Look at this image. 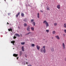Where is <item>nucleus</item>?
Returning a JSON list of instances; mask_svg holds the SVG:
<instances>
[{"mask_svg":"<svg viewBox=\"0 0 66 66\" xmlns=\"http://www.w3.org/2000/svg\"><path fill=\"white\" fill-rule=\"evenodd\" d=\"M40 51L41 52H43L44 53H46V49H44L43 50V48H42L40 50Z\"/></svg>","mask_w":66,"mask_h":66,"instance_id":"obj_2","label":"nucleus"},{"mask_svg":"<svg viewBox=\"0 0 66 66\" xmlns=\"http://www.w3.org/2000/svg\"><path fill=\"white\" fill-rule=\"evenodd\" d=\"M31 46L32 47H34L35 46V45L34 44H31Z\"/></svg>","mask_w":66,"mask_h":66,"instance_id":"obj_21","label":"nucleus"},{"mask_svg":"<svg viewBox=\"0 0 66 66\" xmlns=\"http://www.w3.org/2000/svg\"><path fill=\"white\" fill-rule=\"evenodd\" d=\"M25 57H27V55H26V56H25Z\"/></svg>","mask_w":66,"mask_h":66,"instance_id":"obj_39","label":"nucleus"},{"mask_svg":"<svg viewBox=\"0 0 66 66\" xmlns=\"http://www.w3.org/2000/svg\"><path fill=\"white\" fill-rule=\"evenodd\" d=\"M16 16H17V15H16Z\"/></svg>","mask_w":66,"mask_h":66,"instance_id":"obj_44","label":"nucleus"},{"mask_svg":"<svg viewBox=\"0 0 66 66\" xmlns=\"http://www.w3.org/2000/svg\"><path fill=\"white\" fill-rule=\"evenodd\" d=\"M40 12H41L42 13H43V11L42 10H40Z\"/></svg>","mask_w":66,"mask_h":66,"instance_id":"obj_33","label":"nucleus"},{"mask_svg":"<svg viewBox=\"0 0 66 66\" xmlns=\"http://www.w3.org/2000/svg\"><path fill=\"white\" fill-rule=\"evenodd\" d=\"M47 10H50V9H49V7H47Z\"/></svg>","mask_w":66,"mask_h":66,"instance_id":"obj_31","label":"nucleus"},{"mask_svg":"<svg viewBox=\"0 0 66 66\" xmlns=\"http://www.w3.org/2000/svg\"><path fill=\"white\" fill-rule=\"evenodd\" d=\"M11 35H12V34H11Z\"/></svg>","mask_w":66,"mask_h":66,"instance_id":"obj_43","label":"nucleus"},{"mask_svg":"<svg viewBox=\"0 0 66 66\" xmlns=\"http://www.w3.org/2000/svg\"><path fill=\"white\" fill-rule=\"evenodd\" d=\"M20 27H18V28H19H19H20Z\"/></svg>","mask_w":66,"mask_h":66,"instance_id":"obj_40","label":"nucleus"},{"mask_svg":"<svg viewBox=\"0 0 66 66\" xmlns=\"http://www.w3.org/2000/svg\"><path fill=\"white\" fill-rule=\"evenodd\" d=\"M30 26H28V27H27V31L29 32H30Z\"/></svg>","mask_w":66,"mask_h":66,"instance_id":"obj_3","label":"nucleus"},{"mask_svg":"<svg viewBox=\"0 0 66 66\" xmlns=\"http://www.w3.org/2000/svg\"><path fill=\"white\" fill-rule=\"evenodd\" d=\"M51 51H52V52H53V51H54V48L53 47H52L51 48Z\"/></svg>","mask_w":66,"mask_h":66,"instance_id":"obj_9","label":"nucleus"},{"mask_svg":"<svg viewBox=\"0 0 66 66\" xmlns=\"http://www.w3.org/2000/svg\"><path fill=\"white\" fill-rule=\"evenodd\" d=\"M17 36L18 37H20V35L18 34H17Z\"/></svg>","mask_w":66,"mask_h":66,"instance_id":"obj_28","label":"nucleus"},{"mask_svg":"<svg viewBox=\"0 0 66 66\" xmlns=\"http://www.w3.org/2000/svg\"><path fill=\"white\" fill-rule=\"evenodd\" d=\"M11 43H12V44H13V45H14V43H15V41H11Z\"/></svg>","mask_w":66,"mask_h":66,"instance_id":"obj_11","label":"nucleus"},{"mask_svg":"<svg viewBox=\"0 0 66 66\" xmlns=\"http://www.w3.org/2000/svg\"><path fill=\"white\" fill-rule=\"evenodd\" d=\"M42 48H44V49H45V46H44Z\"/></svg>","mask_w":66,"mask_h":66,"instance_id":"obj_30","label":"nucleus"},{"mask_svg":"<svg viewBox=\"0 0 66 66\" xmlns=\"http://www.w3.org/2000/svg\"><path fill=\"white\" fill-rule=\"evenodd\" d=\"M13 56L14 57H17V55L15 54H13Z\"/></svg>","mask_w":66,"mask_h":66,"instance_id":"obj_12","label":"nucleus"},{"mask_svg":"<svg viewBox=\"0 0 66 66\" xmlns=\"http://www.w3.org/2000/svg\"><path fill=\"white\" fill-rule=\"evenodd\" d=\"M64 32L65 33H66V29H65L64 30Z\"/></svg>","mask_w":66,"mask_h":66,"instance_id":"obj_32","label":"nucleus"},{"mask_svg":"<svg viewBox=\"0 0 66 66\" xmlns=\"http://www.w3.org/2000/svg\"><path fill=\"white\" fill-rule=\"evenodd\" d=\"M22 52L21 51L20 52V56H21V55H22Z\"/></svg>","mask_w":66,"mask_h":66,"instance_id":"obj_24","label":"nucleus"},{"mask_svg":"<svg viewBox=\"0 0 66 66\" xmlns=\"http://www.w3.org/2000/svg\"><path fill=\"white\" fill-rule=\"evenodd\" d=\"M36 47L38 50H39V49H40V47L38 45L36 46Z\"/></svg>","mask_w":66,"mask_h":66,"instance_id":"obj_4","label":"nucleus"},{"mask_svg":"<svg viewBox=\"0 0 66 66\" xmlns=\"http://www.w3.org/2000/svg\"><path fill=\"white\" fill-rule=\"evenodd\" d=\"M53 34H55V31H53Z\"/></svg>","mask_w":66,"mask_h":66,"instance_id":"obj_19","label":"nucleus"},{"mask_svg":"<svg viewBox=\"0 0 66 66\" xmlns=\"http://www.w3.org/2000/svg\"><path fill=\"white\" fill-rule=\"evenodd\" d=\"M62 47H63V48L64 49L65 48V44H64V43H63Z\"/></svg>","mask_w":66,"mask_h":66,"instance_id":"obj_5","label":"nucleus"},{"mask_svg":"<svg viewBox=\"0 0 66 66\" xmlns=\"http://www.w3.org/2000/svg\"><path fill=\"white\" fill-rule=\"evenodd\" d=\"M39 13H37V17H38V18H39Z\"/></svg>","mask_w":66,"mask_h":66,"instance_id":"obj_16","label":"nucleus"},{"mask_svg":"<svg viewBox=\"0 0 66 66\" xmlns=\"http://www.w3.org/2000/svg\"><path fill=\"white\" fill-rule=\"evenodd\" d=\"M32 24L35 26V23L34 22H33L32 23Z\"/></svg>","mask_w":66,"mask_h":66,"instance_id":"obj_15","label":"nucleus"},{"mask_svg":"<svg viewBox=\"0 0 66 66\" xmlns=\"http://www.w3.org/2000/svg\"><path fill=\"white\" fill-rule=\"evenodd\" d=\"M63 26H64L63 27L64 28H66V23L64 24Z\"/></svg>","mask_w":66,"mask_h":66,"instance_id":"obj_13","label":"nucleus"},{"mask_svg":"<svg viewBox=\"0 0 66 66\" xmlns=\"http://www.w3.org/2000/svg\"><path fill=\"white\" fill-rule=\"evenodd\" d=\"M55 37L56 38H57L58 39H60V37H59L58 36H55Z\"/></svg>","mask_w":66,"mask_h":66,"instance_id":"obj_10","label":"nucleus"},{"mask_svg":"<svg viewBox=\"0 0 66 66\" xmlns=\"http://www.w3.org/2000/svg\"><path fill=\"white\" fill-rule=\"evenodd\" d=\"M20 14V12H19L18 13V14L17 15V17H18V15H19Z\"/></svg>","mask_w":66,"mask_h":66,"instance_id":"obj_26","label":"nucleus"},{"mask_svg":"<svg viewBox=\"0 0 66 66\" xmlns=\"http://www.w3.org/2000/svg\"><path fill=\"white\" fill-rule=\"evenodd\" d=\"M31 32H29V33H28L27 34V35H29V34H31Z\"/></svg>","mask_w":66,"mask_h":66,"instance_id":"obj_22","label":"nucleus"},{"mask_svg":"<svg viewBox=\"0 0 66 66\" xmlns=\"http://www.w3.org/2000/svg\"><path fill=\"white\" fill-rule=\"evenodd\" d=\"M17 56H18V54H17Z\"/></svg>","mask_w":66,"mask_h":66,"instance_id":"obj_41","label":"nucleus"},{"mask_svg":"<svg viewBox=\"0 0 66 66\" xmlns=\"http://www.w3.org/2000/svg\"><path fill=\"white\" fill-rule=\"evenodd\" d=\"M13 39H15V38H16V37L15 36V35H14L13 37Z\"/></svg>","mask_w":66,"mask_h":66,"instance_id":"obj_27","label":"nucleus"},{"mask_svg":"<svg viewBox=\"0 0 66 66\" xmlns=\"http://www.w3.org/2000/svg\"><path fill=\"white\" fill-rule=\"evenodd\" d=\"M18 57H17V60H18Z\"/></svg>","mask_w":66,"mask_h":66,"instance_id":"obj_36","label":"nucleus"},{"mask_svg":"<svg viewBox=\"0 0 66 66\" xmlns=\"http://www.w3.org/2000/svg\"><path fill=\"white\" fill-rule=\"evenodd\" d=\"M21 15L22 16H23V17L24 16V14H23V13H22L21 14Z\"/></svg>","mask_w":66,"mask_h":66,"instance_id":"obj_18","label":"nucleus"},{"mask_svg":"<svg viewBox=\"0 0 66 66\" xmlns=\"http://www.w3.org/2000/svg\"><path fill=\"white\" fill-rule=\"evenodd\" d=\"M22 50V51H24V46H22L21 48Z\"/></svg>","mask_w":66,"mask_h":66,"instance_id":"obj_6","label":"nucleus"},{"mask_svg":"<svg viewBox=\"0 0 66 66\" xmlns=\"http://www.w3.org/2000/svg\"><path fill=\"white\" fill-rule=\"evenodd\" d=\"M8 15H9V13H8Z\"/></svg>","mask_w":66,"mask_h":66,"instance_id":"obj_42","label":"nucleus"},{"mask_svg":"<svg viewBox=\"0 0 66 66\" xmlns=\"http://www.w3.org/2000/svg\"><path fill=\"white\" fill-rule=\"evenodd\" d=\"M24 43H25V42H21V44L22 45H24Z\"/></svg>","mask_w":66,"mask_h":66,"instance_id":"obj_20","label":"nucleus"},{"mask_svg":"<svg viewBox=\"0 0 66 66\" xmlns=\"http://www.w3.org/2000/svg\"><path fill=\"white\" fill-rule=\"evenodd\" d=\"M34 21V19H32L31 20V22H33Z\"/></svg>","mask_w":66,"mask_h":66,"instance_id":"obj_25","label":"nucleus"},{"mask_svg":"<svg viewBox=\"0 0 66 66\" xmlns=\"http://www.w3.org/2000/svg\"><path fill=\"white\" fill-rule=\"evenodd\" d=\"M31 29L32 30V31H34V28L33 27H31Z\"/></svg>","mask_w":66,"mask_h":66,"instance_id":"obj_14","label":"nucleus"},{"mask_svg":"<svg viewBox=\"0 0 66 66\" xmlns=\"http://www.w3.org/2000/svg\"><path fill=\"white\" fill-rule=\"evenodd\" d=\"M46 31L47 32H49V30H46Z\"/></svg>","mask_w":66,"mask_h":66,"instance_id":"obj_29","label":"nucleus"},{"mask_svg":"<svg viewBox=\"0 0 66 66\" xmlns=\"http://www.w3.org/2000/svg\"><path fill=\"white\" fill-rule=\"evenodd\" d=\"M15 35H16V36H17V34H15Z\"/></svg>","mask_w":66,"mask_h":66,"instance_id":"obj_38","label":"nucleus"},{"mask_svg":"<svg viewBox=\"0 0 66 66\" xmlns=\"http://www.w3.org/2000/svg\"><path fill=\"white\" fill-rule=\"evenodd\" d=\"M8 30L9 31H11V32H12V28L8 29Z\"/></svg>","mask_w":66,"mask_h":66,"instance_id":"obj_8","label":"nucleus"},{"mask_svg":"<svg viewBox=\"0 0 66 66\" xmlns=\"http://www.w3.org/2000/svg\"><path fill=\"white\" fill-rule=\"evenodd\" d=\"M64 36H65V34H63Z\"/></svg>","mask_w":66,"mask_h":66,"instance_id":"obj_34","label":"nucleus"},{"mask_svg":"<svg viewBox=\"0 0 66 66\" xmlns=\"http://www.w3.org/2000/svg\"><path fill=\"white\" fill-rule=\"evenodd\" d=\"M57 7L58 9H60V5H58L57 6Z\"/></svg>","mask_w":66,"mask_h":66,"instance_id":"obj_7","label":"nucleus"},{"mask_svg":"<svg viewBox=\"0 0 66 66\" xmlns=\"http://www.w3.org/2000/svg\"><path fill=\"white\" fill-rule=\"evenodd\" d=\"M5 0V1H6L5 0Z\"/></svg>","mask_w":66,"mask_h":66,"instance_id":"obj_45","label":"nucleus"},{"mask_svg":"<svg viewBox=\"0 0 66 66\" xmlns=\"http://www.w3.org/2000/svg\"><path fill=\"white\" fill-rule=\"evenodd\" d=\"M57 23H55L54 24V26H56V25H57Z\"/></svg>","mask_w":66,"mask_h":66,"instance_id":"obj_17","label":"nucleus"},{"mask_svg":"<svg viewBox=\"0 0 66 66\" xmlns=\"http://www.w3.org/2000/svg\"><path fill=\"white\" fill-rule=\"evenodd\" d=\"M7 24H9V23H8V22H7Z\"/></svg>","mask_w":66,"mask_h":66,"instance_id":"obj_35","label":"nucleus"},{"mask_svg":"<svg viewBox=\"0 0 66 66\" xmlns=\"http://www.w3.org/2000/svg\"><path fill=\"white\" fill-rule=\"evenodd\" d=\"M43 23H45L46 27L49 26V24H48V22H47L45 20L43 22Z\"/></svg>","mask_w":66,"mask_h":66,"instance_id":"obj_1","label":"nucleus"},{"mask_svg":"<svg viewBox=\"0 0 66 66\" xmlns=\"http://www.w3.org/2000/svg\"><path fill=\"white\" fill-rule=\"evenodd\" d=\"M24 26H25V27H26L27 26V24L26 23H25L24 24Z\"/></svg>","mask_w":66,"mask_h":66,"instance_id":"obj_23","label":"nucleus"},{"mask_svg":"<svg viewBox=\"0 0 66 66\" xmlns=\"http://www.w3.org/2000/svg\"><path fill=\"white\" fill-rule=\"evenodd\" d=\"M26 64H28V62H26Z\"/></svg>","mask_w":66,"mask_h":66,"instance_id":"obj_37","label":"nucleus"}]
</instances>
